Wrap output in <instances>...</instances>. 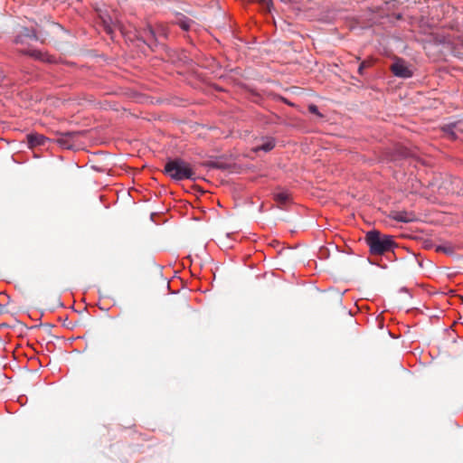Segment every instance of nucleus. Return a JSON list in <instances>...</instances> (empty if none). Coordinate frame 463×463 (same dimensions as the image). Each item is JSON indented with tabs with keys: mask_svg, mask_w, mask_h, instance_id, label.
I'll return each instance as SVG.
<instances>
[{
	"mask_svg": "<svg viewBox=\"0 0 463 463\" xmlns=\"http://www.w3.org/2000/svg\"><path fill=\"white\" fill-rule=\"evenodd\" d=\"M365 241L373 255H383L395 245L392 236L382 234L375 230L367 232Z\"/></svg>",
	"mask_w": 463,
	"mask_h": 463,
	"instance_id": "f257e3e1",
	"label": "nucleus"
},
{
	"mask_svg": "<svg viewBox=\"0 0 463 463\" xmlns=\"http://www.w3.org/2000/svg\"><path fill=\"white\" fill-rule=\"evenodd\" d=\"M165 173L176 181L194 179L195 177V171L191 164L181 158H175L166 162Z\"/></svg>",
	"mask_w": 463,
	"mask_h": 463,
	"instance_id": "f03ea898",
	"label": "nucleus"
},
{
	"mask_svg": "<svg viewBox=\"0 0 463 463\" xmlns=\"http://www.w3.org/2000/svg\"><path fill=\"white\" fill-rule=\"evenodd\" d=\"M393 75L400 78H411L413 75V71L411 66L402 58L395 56L393 62L390 67Z\"/></svg>",
	"mask_w": 463,
	"mask_h": 463,
	"instance_id": "7ed1b4c3",
	"label": "nucleus"
},
{
	"mask_svg": "<svg viewBox=\"0 0 463 463\" xmlns=\"http://www.w3.org/2000/svg\"><path fill=\"white\" fill-rule=\"evenodd\" d=\"M76 134L74 132L59 133L57 137V143L66 149H71L74 146V137Z\"/></svg>",
	"mask_w": 463,
	"mask_h": 463,
	"instance_id": "20e7f679",
	"label": "nucleus"
},
{
	"mask_svg": "<svg viewBox=\"0 0 463 463\" xmlns=\"http://www.w3.org/2000/svg\"><path fill=\"white\" fill-rule=\"evenodd\" d=\"M273 199L279 208H284L291 201L290 194L286 190L274 193Z\"/></svg>",
	"mask_w": 463,
	"mask_h": 463,
	"instance_id": "39448f33",
	"label": "nucleus"
},
{
	"mask_svg": "<svg viewBox=\"0 0 463 463\" xmlns=\"http://www.w3.org/2000/svg\"><path fill=\"white\" fill-rule=\"evenodd\" d=\"M22 52L28 54L32 57H33L36 60H40L43 61H46L49 63L55 62V58L52 55H49L48 53L42 52L37 50H27V51H21Z\"/></svg>",
	"mask_w": 463,
	"mask_h": 463,
	"instance_id": "423d86ee",
	"label": "nucleus"
},
{
	"mask_svg": "<svg viewBox=\"0 0 463 463\" xmlns=\"http://www.w3.org/2000/svg\"><path fill=\"white\" fill-rule=\"evenodd\" d=\"M391 217L397 221L402 222H411L415 220V215L411 212H405V211H396L392 212L391 213Z\"/></svg>",
	"mask_w": 463,
	"mask_h": 463,
	"instance_id": "0eeeda50",
	"label": "nucleus"
},
{
	"mask_svg": "<svg viewBox=\"0 0 463 463\" xmlns=\"http://www.w3.org/2000/svg\"><path fill=\"white\" fill-rule=\"evenodd\" d=\"M27 141L30 147H34L38 146H44L47 141V137L42 134H29L27 135Z\"/></svg>",
	"mask_w": 463,
	"mask_h": 463,
	"instance_id": "6e6552de",
	"label": "nucleus"
},
{
	"mask_svg": "<svg viewBox=\"0 0 463 463\" xmlns=\"http://www.w3.org/2000/svg\"><path fill=\"white\" fill-rule=\"evenodd\" d=\"M275 147V139L272 137H267L262 140V143L257 145L254 148V152L264 151L269 152Z\"/></svg>",
	"mask_w": 463,
	"mask_h": 463,
	"instance_id": "1a4fd4ad",
	"label": "nucleus"
},
{
	"mask_svg": "<svg viewBox=\"0 0 463 463\" xmlns=\"http://www.w3.org/2000/svg\"><path fill=\"white\" fill-rule=\"evenodd\" d=\"M99 17L104 26V29H111L113 19L107 12L100 11L99 13Z\"/></svg>",
	"mask_w": 463,
	"mask_h": 463,
	"instance_id": "9d476101",
	"label": "nucleus"
},
{
	"mask_svg": "<svg viewBox=\"0 0 463 463\" xmlns=\"http://www.w3.org/2000/svg\"><path fill=\"white\" fill-rule=\"evenodd\" d=\"M194 22L192 19L187 18L185 16L178 18V20L176 22V24L179 25L181 27V29H184V30L189 29L190 27H192L194 25Z\"/></svg>",
	"mask_w": 463,
	"mask_h": 463,
	"instance_id": "9b49d317",
	"label": "nucleus"
},
{
	"mask_svg": "<svg viewBox=\"0 0 463 463\" xmlns=\"http://www.w3.org/2000/svg\"><path fill=\"white\" fill-rule=\"evenodd\" d=\"M42 23L41 24H35V26H38V27H52L54 25H56L55 23L53 22H50L48 20H46V18H44V21H41Z\"/></svg>",
	"mask_w": 463,
	"mask_h": 463,
	"instance_id": "f8f14e48",
	"label": "nucleus"
},
{
	"mask_svg": "<svg viewBox=\"0 0 463 463\" xmlns=\"http://www.w3.org/2000/svg\"><path fill=\"white\" fill-rule=\"evenodd\" d=\"M308 111H309L310 113H312V114L317 115V117H319V118H323V115L318 111L317 107L316 105H314V104H310V105L308 106Z\"/></svg>",
	"mask_w": 463,
	"mask_h": 463,
	"instance_id": "ddd939ff",
	"label": "nucleus"
},
{
	"mask_svg": "<svg viewBox=\"0 0 463 463\" xmlns=\"http://www.w3.org/2000/svg\"><path fill=\"white\" fill-rule=\"evenodd\" d=\"M364 66H365V62L363 61L358 69L360 74H362V71L364 70Z\"/></svg>",
	"mask_w": 463,
	"mask_h": 463,
	"instance_id": "4468645a",
	"label": "nucleus"
}]
</instances>
